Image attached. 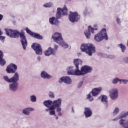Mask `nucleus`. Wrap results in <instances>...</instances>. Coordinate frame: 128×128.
<instances>
[{
  "mask_svg": "<svg viewBox=\"0 0 128 128\" xmlns=\"http://www.w3.org/2000/svg\"><path fill=\"white\" fill-rule=\"evenodd\" d=\"M44 54L45 56H54L56 54V50H54V48L51 47H49L44 52Z\"/></svg>",
  "mask_w": 128,
  "mask_h": 128,
  "instance_id": "4468645a",
  "label": "nucleus"
},
{
  "mask_svg": "<svg viewBox=\"0 0 128 128\" xmlns=\"http://www.w3.org/2000/svg\"><path fill=\"white\" fill-rule=\"evenodd\" d=\"M56 120H58V116H56Z\"/></svg>",
  "mask_w": 128,
  "mask_h": 128,
  "instance_id": "a18cd8bd",
  "label": "nucleus"
},
{
  "mask_svg": "<svg viewBox=\"0 0 128 128\" xmlns=\"http://www.w3.org/2000/svg\"><path fill=\"white\" fill-rule=\"evenodd\" d=\"M87 98L89 100H90V102H92L94 100V98H92V96L90 95V94H89L88 95Z\"/></svg>",
  "mask_w": 128,
  "mask_h": 128,
  "instance_id": "c85d7f7f",
  "label": "nucleus"
},
{
  "mask_svg": "<svg viewBox=\"0 0 128 128\" xmlns=\"http://www.w3.org/2000/svg\"><path fill=\"white\" fill-rule=\"evenodd\" d=\"M127 46H128V42H127Z\"/></svg>",
  "mask_w": 128,
  "mask_h": 128,
  "instance_id": "09e8293b",
  "label": "nucleus"
},
{
  "mask_svg": "<svg viewBox=\"0 0 128 128\" xmlns=\"http://www.w3.org/2000/svg\"><path fill=\"white\" fill-rule=\"evenodd\" d=\"M120 124L124 128H128V120L122 119L120 121Z\"/></svg>",
  "mask_w": 128,
  "mask_h": 128,
  "instance_id": "412c9836",
  "label": "nucleus"
},
{
  "mask_svg": "<svg viewBox=\"0 0 128 128\" xmlns=\"http://www.w3.org/2000/svg\"><path fill=\"white\" fill-rule=\"evenodd\" d=\"M56 108L54 107L51 106L50 108L49 109H46V112H50L49 114L50 116H54L56 114Z\"/></svg>",
  "mask_w": 128,
  "mask_h": 128,
  "instance_id": "aec40b11",
  "label": "nucleus"
},
{
  "mask_svg": "<svg viewBox=\"0 0 128 128\" xmlns=\"http://www.w3.org/2000/svg\"><path fill=\"white\" fill-rule=\"evenodd\" d=\"M94 30H98V28H92V26H88V30L84 32V34L86 38H90V32L94 34Z\"/></svg>",
  "mask_w": 128,
  "mask_h": 128,
  "instance_id": "ddd939ff",
  "label": "nucleus"
},
{
  "mask_svg": "<svg viewBox=\"0 0 128 128\" xmlns=\"http://www.w3.org/2000/svg\"><path fill=\"white\" fill-rule=\"evenodd\" d=\"M41 76L43 78H52V76L44 71L42 72Z\"/></svg>",
  "mask_w": 128,
  "mask_h": 128,
  "instance_id": "b1692460",
  "label": "nucleus"
},
{
  "mask_svg": "<svg viewBox=\"0 0 128 128\" xmlns=\"http://www.w3.org/2000/svg\"><path fill=\"white\" fill-rule=\"evenodd\" d=\"M34 109L32 108H27L23 110L22 112L24 114H27L28 116L30 114V112H32Z\"/></svg>",
  "mask_w": 128,
  "mask_h": 128,
  "instance_id": "393cba45",
  "label": "nucleus"
},
{
  "mask_svg": "<svg viewBox=\"0 0 128 128\" xmlns=\"http://www.w3.org/2000/svg\"><path fill=\"white\" fill-rule=\"evenodd\" d=\"M124 62H128V57L124 58Z\"/></svg>",
  "mask_w": 128,
  "mask_h": 128,
  "instance_id": "ea45409f",
  "label": "nucleus"
},
{
  "mask_svg": "<svg viewBox=\"0 0 128 128\" xmlns=\"http://www.w3.org/2000/svg\"><path fill=\"white\" fill-rule=\"evenodd\" d=\"M32 48L35 50L36 54H42V49L40 44L34 43L32 46Z\"/></svg>",
  "mask_w": 128,
  "mask_h": 128,
  "instance_id": "9d476101",
  "label": "nucleus"
},
{
  "mask_svg": "<svg viewBox=\"0 0 128 128\" xmlns=\"http://www.w3.org/2000/svg\"><path fill=\"white\" fill-rule=\"evenodd\" d=\"M116 22L118 24H120V23L122 22L120 20L118 17L116 18Z\"/></svg>",
  "mask_w": 128,
  "mask_h": 128,
  "instance_id": "c9c22d12",
  "label": "nucleus"
},
{
  "mask_svg": "<svg viewBox=\"0 0 128 128\" xmlns=\"http://www.w3.org/2000/svg\"><path fill=\"white\" fill-rule=\"evenodd\" d=\"M44 6L45 8H50L52 6V4L46 3L44 5Z\"/></svg>",
  "mask_w": 128,
  "mask_h": 128,
  "instance_id": "473e14b6",
  "label": "nucleus"
},
{
  "mask_svg": "<svg viewBox=\"0 0 128 128\" xmlns=\"http://www.w3.org/2000/svg\"><path fill=\"white\" fill-rule=\"evenodd\" d=\"M118 46H119V48H121L122 52H124V50H126V47L122 44H118Z\"/></svg>",
  "mask_w": 128,
  "mask_h": 128,
  "instance_id": "bb28decb",
  "label": "nucleus"
},
{
  "mask_svg": "<svg viewBox=\"0 0 128 128\" xmlns=\"http://www.w3.org/2000/svg\"><path fill=\"white\" fill-rule=\"evenodd\" d=\"M56 112H62V108H60L57 107Z\"/></svg>",
  "mask_w": 128,
  "mask_h": 128,
  "instance_id": "4c0bfd02",
  "label": "nucleus"
},
{
  "mask_svg": "<svg viewBox=\"0 0 128 128\" xmlns=\"http://www.w3.org/2000/svg\"><path fill=\"white\" fill-rule=\"evenodd\" d=\"M80 86H82V84L80 85Z\"/></svg>",
  "mask_w": 128,
  "mask_h": 128,
  "instance_id": "3c124183",
  "label": "nucleus"
},
{
  "mask_svg": "<svg viewBox=\"0 0 128 128\" xmlns=\"http://www.w3.org/2000/svg\"><path fill=\"white\" fill-rule=\"evenodd\" d=\"M94 40L98 42H102L103 40H108V34H106V29L104 28L100 32L95 34Z\"/></svg>",
  "mask_w": 128,
  "mask_h": 128,
  "instance_id": "0eeeda50",
  "label": "nucleus"
},
{
  "mask_svg": "<svg viewBox=\"0 0 128 128\" xmlns=\"http://www.w3.org/2000/svg\"><path fill=\"white\" fill-rule=\"evenodd\" d=\"M124 116H122L120 118H124Z\"/></svg>",
  "mask_w": 128,
  "mask_h": 128,
  "instance_id": "8fccbe9b",
  "label": "nucleus"
},
{
  "mask_svg": "<svg viewBox=\"0 0 128 128\" xmlns=\"http://www.w3.org/2000/svg\"><path fill=\"white\" fill-rule=\"evenodd\" d=\"M52 38L54 40L55 42L58 44L62 46L64 48H68V45L66 43L64 42V40H62V34L59 32H55L52 36Z\"/></svg>",
  "mask_w": 128,
  "mask_h": 128,
  "instance_id": "423d86ee",
  "label": "nucleus"
},
{
  "mask_svg": "<svg viewBox=\"0 0 128 128\" xmlns=\"http://www.w3.org/2000/svg\"><path fill=\"white\" fill-rule=\"evenodd\" d=\"M4 18V16H2V14H0V21L2 20Z\"/></svg>",
  "mask_w": 128,
  "mask_h": 128,
  "instance_id": "a19ab883",
  "label": "nucleus"
},
{
  "mask_svg": "<svg viewBox=\"0 0 128 128\" xmlns=\"http://www.w3.org/2000/svg\"><path fill=\"white\" fill-rule=\"evenodd\" d=\"M84 114L86 118H90L92 116V111L90 108H84Z\"/></svg>",
  "mask_w": 128,
  "mask_h": 128,
  "instance_id": "dca6fc26",
  "label": "nucleus"
},
{
  "mask_svg": "<svg viewBox=\"0 0 128 128\" xmlns=\"http://www.w3.org/2000/svg\"><path fill=\"white\" fill-rule=\"evenodd\" d=\"M80 86H78V88H80Z\"/></svg>",
  "mask_w": 128,
  "mask_h": 128,
  "instance_id": "603ef678",
  "label": "nucleus"
},
{
  "mask_svg": "<svg viewBox=\"0 0 128 128\" xmlns=\"http://www.w3.org/2000/svg\"><path fill=\"white\" fill-rule=\"evenodd\" d=\"M17 70L18 66H16V65L14 64H11L7 66L6 72L8 74H14V72H16Z\"/></svg>",
  "mask_w": 128,
  "mask_h": 128,
  "instance_id": "9b49d317",
  "label": "nucleus"
},
{
  "mask_svg": "<svg viewBox=\"0 0 128 128\" xmlns=\"http://www.w3.org/2000/svg\"><path fill=\"white\" fill-rule=\"evenodd\" d=\"M81 52H86L88 56H92L96 52V47L92 44H82L80 47Z\"/></svg>",
  "mask_w": 128,
  "mask_h": 128,
  "instance_id": "39448f33",
  "label": "nucleus"
},
{
  "mask_svg": "<svg viewBox=\"0 0 128 128\" xmlns=\"http://www.w3.org/2000/svg\"><path fill=\"white\" fill-rule=\"evenodd\" d=\"M52 101L51 100H45L44 102V104L46 106V108H48V109L52 107Z\"/></svg>",
  "mask_w": 128,
  "mask_h": 128,
  "instance_id": "5701e85b",
  "label": "nucleus"
},
{
  "mask_svg": "<svg viewBox=\"0 0 128 128\" xmlns=\"http://www.w3.org/2000/svg\"><path fill=\"white\" fill-rule=\"evenodd\" d=\"M114 120H118V118L114 119Z\"/></svg>",
  "mask_w": 128,
  "mask_h": 128,
  "instance_id": "49530a36",
  "label": "nucleus"
},
{
  "mask_svg": "<svg viewBox=\"0 0 128 128\" xmlns=\"http://www.w3.org/2000/svg\"><path fill=\"white\" fill-rule=\"evenodd\" d=\"M4 38H6L5 36H0V40H4Z\"/></svg>",
  "mask_w": 128,
  "mask_h": 128,
  "instance_id": "58836bf2",
  "label": "nucleus"
},
{
  "mask_svg": "<svg viewBox=\"0 0 128 128\" xmlns=\"http://www.w3.org/2000/svg\"><path fill=\"white\" fill-rule=\"evenodd\" d=\"M49 96L50 98H54V94L52 92H50Z\"/></svg>",
  "mask_w": 128,
  "mask_h": 128,
  "instance_id": "f704fd0d",
  "label": "nucleus"
},
{
  "mask_svg": "<svg viewBox=\"0 0 128 128\" xmlns=\"http://www.w3.org/2000/svg\"><path fill=\"white\" fill-rule=\"evenodd\" d=\"M30 100L31 101L33 102L36 101V97L34 96H30Z\"/></svg>",
  "mask_w": 128,
  "mask_h": 128,
  "instance_id": "cd10ccee",
  "label": "nucleus"
},
{
  "mask_svg": "<svg viewBox=\"0 0 128 128\" xmlns=\"http://www.w3.org/2000/svg\"><path fill=\"white\" fill-rule=\"evenodd\" d=\"M118 96V90L117 88L112 90V100H116Z\"/></svg>",
  "mask_w": 128,
  "mask_h": 128,
  "instance_id": "4be33fe9",
  "label": "nucleus"
},
{
  "mask_svg": "<svg viewBox=\"0 0 128 128\" xmlns=\"http://www.w3.org/2000/svg\"><path fill=\"white\" fill-rule=\"evenodd\" d=\"M74 64L76 66L75 70L72 68V66L68 68V74L71 76H80L78 66L82 64V61L80 59H74Z\"/></svg>",
  "mask_w": 128,
  "mask_h": 128,
  "instance_id": "20e7f679",
  "label": "nucleus"
},
{
  "mask_svg": "<svg viewBox=\"0 0 128 128\" xmlns=\"http://www.w3.org/2000/svg\"><path fill=\"white\" fill-rule=\"evenodd\" d=\"M6 63V60L4 59V52L0 50V65L4 66Z\"/></svg>",
  "mask_w": 128,
  "mask_h": 128,
  "instance_id": "6ab92c4d",
  "label": "nucleus"
},
{
  "mask_svg": "<svg viewBox=\"0 0 128 128\" xmlns=\"http://www.w3.org/2000/svg\"><path fill=\"white\" fill-rule=\"evenodd\" d=\"M72 110L73 112H74V108H72Z\"/></svg>",
  "mask_w": 128,
  "mask_h": 128,
  "instance_id": "de8ad7c7",
  "label": "nucleus"
},
{
  "mask_svg": "<svg viewBox=\"0 0 128 128\" xmlns=\"http://www.w3.org/2000/svg\"><path fill=\"white\" fill-rule=\"evenodd\" d=\"M5 30L6 34L10 36V38H18L20 37L24 50L26 48V46H28V41L24 32H20L19 30H12V29H5Z\"/></svg>",
  "mask_w": 128,
  "mask_h": 128,
  "instance_id": "f257e3e1",
  "label": "nucleus"
},
{
  "mask_svg": "<svg viewBox=\"0 0 128 128\" xmlns=\"http://www.w3.org/2000/svg\"><path fill=\"white\" fill-rule=\"evenodd\" d=\"M60 106H62V99L58 98L52 102V106H53L56 108H60Z\"/></svg>",
  "mask_w": 128,
  "mask_h": 128,
  "instance_id": "a211bd4d",
  "label": "nucleus"
},
{
  "mask_svg": "<svg viewBox=\"0 0 128 128\" xmlns=\"http://www.w3.org/2000/svg\"><path fill=\"white\" fill-rule=\"evenodd\" d=\"M62 82L67 84H72V79L68 76H63L59 80V82Z\"/></svg>",
  "mask_w": 128,
  "mask_h": 128,
  "instance_id": "2eb2a0df",
  "label": "nucleus"
},
{
  "mask_svg": "<svg viewBox=\"0 0 128 128\" xmlns=\"http://www.w3.org/2000/svg\"><path fill=\"white\" fill-rule=\"evenodd\" d=\"M128 80H120V84H126L128 82Z\"/></svg>",
  "mask_w": 128,
  "mask_h": 128,
  "instance_id": "72a5a7b5",
  "label": "nucleus"
},
{
  "mask_svg": "<svg viewBox=\"0 0 128 128\" xmlns=\"http://www.w3.org/2000/svg\"><path fill=\"white\" fill-rule=\"evenodd\" d=\"M68 18L71 22H78L80 20V16L77 12H72V11H70Z\"/></svg>",
  "mask_w": 128,
  "mask_h": 128,
  "instance_id": "6e6552de",
  "label": "nucleus"
},
{
  "mask_svg": "<svg viewBox=\"0 0 128 128\" xmlns=\"http://www.w3.org/2000/svg\"><path fill=\"white\" fill-rule=\"evenodd\" d=\"M92 68L90 66L85 65L81 68V70H79V76H84L86 74L92 72Z\"/></svg>",
  "mask_w": 128,
  "mask_h": 128,
  "instance_id": "1a4fd4ad",
  "label": "nucleus"
},
{
  "mask_svg": "<svg viewBox=\"0 0 128 128\" xmlns=\"http://www.w3.org/2000/svg\"><path fill=\"white\" fill-rule=\"evenodd\" d=\"M26 30L27 34H28L30 36L34 38H37V40H42V36H40V34H38L32 32L28 28H26Z\"/></svg>",
  "mask_w": 128,
  "mask_h": 128,
  "instance_id": "f8f14e48",
  "label": "nucleus"
},
{
  "mask_svg": "<svg viewBox=\"0 0 128 128\" xmlns=\"http://www.w3.org/2000/svg\"><path fill=\"white\" fill-rule=\"evenodd\" d=\"M4 79L7 82H13L12 84H10V90H13V92H16V90H18V80H20V76L18 72H16L14 76L10 78H8V76H4Z\"/></svg>",
  "mask_w": 128,
  "mask_h": 128,
  "instance_id": "7ed1b4c3",
  "label": "nucleus"
},
{
  "mask_svg": "<svg viewBox=\"0 0 128 128\" xmlns=\"http://www.w3.org/2000/svg\"><path fill=\"white\" fill-rule=\"evenodd\" d=\"M68 8H66V6L64 5L62 9L60 8H57L56 18L52 17L49 18V22L51 24H58L60 22L58 18H60L62 16H68Z\"/></svg>",
  "mask_w": 128,
  "mask_h": 128,
  "instance_id": "f03ea898",
  "label": "nucleus"
},
{
  "mask_svg": "<svg viewBox=\"0 0 128 128\" xmlns=\"http://www.w3.org/2000/svg\"><path fill=\"white\" fill-rule=\"evenodd\" d=\"M58 116H62L61 112H58Z\"/></svg>",
  "mask_w": 128,
  "mask_h": 128,
  "instance_id": "79ce46f5",
  "label": "nucleus"
},
{
  "mask_svg": "<svg viewBox=\"0 0 128 128\" xmlns=\"http://www.w3.org/2000/svg\"><path fill=\"white\" fill-rule=\"evenodd\" d=\"M110 93V96L111 98H112V90H111L109 92Z\"/></svg>",
  "mask_w": 128,
  "mask_h": 128,
  "instance_id": "e433bc0d",
  "label": "nucleus"
},
{
  "mask_svg": "<svg viewBox=\"0 0 128 128\" xmlns=\"http://www.w3.org/2000/svg\"><path fill=\"white\" fill-rule=\"evenodd\" d=\"M37 58L38 60H39V62L40 61V56H38Z\"/></svg>",
  "mask_w": 128,
  "mask_h": 128,
  "instance_id": "37998d69",
  "label": "nucleus"
},
{
  "mask_svg": "<svg viewBox=\"0 0 128 128\" xmlns=\"http://www.w3.org/2000/svg\"><path fill=\"white\" fill-rule=\"evenodd\" d=\"M101 102L106 104H108V97L104 95L102 96Z\"/></svg>",
  "mask_w": 128,
  "mask_h": 128,
  "instance_id": "a878e982",
  "label": "nucleus"
},
{
  "mask_svg": "<svg viewBox=\"0 0 128 128\" xmlns=\"http://www.w3.org/2000/svg\"><path fill=\"white\" fill-rule=\"evenodd\" d=\"M119 110H120V109L118 108H116L113 112V114L114 116V114H117Z\"/></svg>",
  "mask_w": 128,
  "mask_h": 128,
  "instance_id": "7c9ffc66",
  "label": "nucleus"
},
{
  "mask_svg": "<svg viewBox=\"0 0 128 128\" xmlns=\"http://www.w3.org/2000/svg\"><path fill=\"white\" fill-rule=\"evenodd\" d=\"M58 46L56 44H54V48H53V50H55V54H56V52H58Z\"/></svg>",
  "mask_w": 128,
  "mask_h": 128,
  "instance_id": "2f4dec72",
  "label": "nucleus"
},
{
  "mask_svg": "<svg viewBox=\"0 0 128 128\" xmlns=\"http://www.w3.org/2000/svg\"><path fill=\"white\" fill-rule=\"evenodd\" d=\"M102 87L94 88L92 91V96H96L102 92Z\"/></svg>",
  "mask_w": 128,
  "mask_h": 128,
  "instance_id": "f3484780",
  "label": "nucleus"
},
{
  "mask_svg": "<svg viewBox=\"0 0 128 128\" xmlns=\"http://www.w3.org/2000/svg\"><path fill=\"white\" fill-rule=\"evenodd\" d=\"M2 31L0 30V36H2Z\"/></svg>",
  "mask_w": 128,
  "mask_h": 128,
  "instance_id": "c03bdc74",
  "label": "nucleus"
},
{
  "mask_svg": "<svg viewBox=\"0 0 128 128\" xmlns=\"http://www.w3.org/2000/svg\"><path fill=\"white\" fill-rule=\"evenodd\" d=\"M120 78H115L112 82L113 84H117L118 82H120Z\"/></svg>",
  "mask_w": 128,
  "mask_h": 128,
  "instance_id": "c756f323",
  "label": "nucleus"
}]
</instances>
